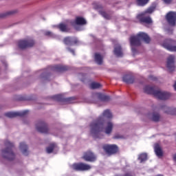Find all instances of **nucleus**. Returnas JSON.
Listing matches in <instances>:
<instances>
[{"mask_svg": "<svg viewBox=\"0 0 176 176\" xmlns=\"http://www.w3.org/2000/svg\"><path fill=\"white\" fill-rule=\"evenodd\" d=\"M104 118H107V119H112V113H111L109 109L105 110L101 116L90 124V134L93 138H102L101 131H104Z\"/></svg>", "mask_w": 176, "mask_h": 176, "instance_id": "f257e3e1", "label": "nucleus"}, {"mask_svg": "<svg viewBox=\"0 0 176 176\" xmlns=\"http://www.w3.org/2000/svg\"><path fill=\"white\" fill-rule=\"evenodd\" d=\"M144 91L146 94H152L158 100H168L169 97H171V94L168 92H163L160 89H157L156 87H151L149 85L145 86Z\"/></svg>", "mask_w": 176, "mask_h": 176, "instance_id": "f03ea898", "label": "nucleus"}, {"mask_svg": "<svg viewBox=\"0 0 176 176\" xmlns=\"http://www.w3.org/2000/svg\"><path fill=\"white\" fill-rule=\"evenodd\" d=\"M141 41H144L145 43H149L151 42V37L146 33L140 32L136 35L131 36L129 38L131 46H140L141 45Z\"/></svg>", "mask_w": 176, "mask_h": 176, "instance_id": "7ed1b4c3", "label": "nucleus"}, {"mask_svg": "<svg viewBox=\"0 0 176 176\" xmlns=\"http://www.w3.org/2000/svg\"><path fill=\"white\" fill-rule=\"evenodd\" d=\"M6 148L1 151V156L3 159L12 162L14 160L16 155L13 152V148H14V144L10 141L5 142Z\"/></svg>", "mask_w": 176, "mask_h": 176, "instance_id": "20e7f679", "label": "nucleus"}, {"mask_svg": "<svg viewBox=\"0 0 176 176\" xmlns=\"http://www.w3.org/2000/svg\"><path fill=\"white\" fill-rule=\"evenodd\" d=\"M102 149L104 152L108 156H112V155H116L119 152V147L116 144H105L102 145Z\"/></svg>", "mask_w": 176, "mask_h": 176, "instance_id": "39448f33", "label": "nucleus"}, {"mask_svg": "<svg viewBox=\"0 0 176 176\" xmlns=\"http://www.w3.org/2000/svg\"><path fill=\"white\" fill-rule=\"evenodd\" d=\"M35 45V41L32 38H28L25 40H20L18 42V47L19 49L24 50V49H28V47H34Z\"/></svg>", "mask_w": 176, "mask_h": 176, "instance_id": "423d86ee", "label": "nucleus"}, {"mask_svg": "<svg viewBox=\"0 0 176 176\" xmlns=\"http://www.w3.org/2000/svg\"><path fill=\"white\" fill-rule=\"evenodd\" d=\"M72 168L75 171H89V170H91V166L83 162H80L73 164Z\"/></svg>", "mask_w": 176, "mask_h": 176, "instance_id": "0eeeda50", "label": "nucleus"}, {"mask_svg": "<svg viewBox=\"0 0 176 176\" xmlns=\"http://www.w3.org/2000/svg\"><path fill=\"white\" fill-rule=\"evenodd\" d=\"M176 41L172 39H166L162 46L169 52H176Z\"/></svg>", "mask_w": 176, "mask_h": 176, "instance_id": "6e6552de", "label": "nucleus"}, {"mask_svg": "<svg viewBox=\"0 0 176 176\" xmlns=\"http://www.w3.org/2000/svg\"><path fill=\"white\" fill-rule=\"evenodd\" d=\"M52 100L58 101V102H65L66 104H72L75 100V98H64L63 95H55L52 97Z\"/></svg>", "mask_w": 176, "mask_h": 176, "instance_id": "1a4fd4ad", "label": "nucleus"}, {"mask_svg": "<svg viewBox=\"0 0 176 176\" xmlns=\"http://www.w3.org/2000/svg\"><path fill=\"white\" fill-rule=\"evenodd\" d=\"M28 110H25L23 111L8 112L4 115L7 118H10L11 119L13 118H17V116H19L20 118H24V116H27V115H28Z\"/></svg>", "mask_w": 176, "mask_h": 176, "instance_id": "9d476101", "label": "nucleus"}, {"mask_svg": "<svg viewBox=\"0 0 176 176\" xmlns=\"http://www.w3.org/2000/svg\"><path fill=\"white\" fill-rule=\"evenodd\" d=\"M166 20L169 25L174 27L176 24V12L170 11L166 15Z\"/></svg>", "mask_w": 176, "mask_h": 176, "instance_id": "9b49d317", "label": "nucleus"}, {"mask_svg": "<svg viewBox=\"0 0 176 176\" xmlns=\"http://www.w3.org/2000/svg\"><path fill=\"white\" fill-rule=\"evenodd\" d=\"M36 129L38 133H42L44 134H47V133H49L47 124L43 121H39L36 125Z\"/></svg>", "mask_w": 176, "mask_h": 176, "instance_id": "f8f14e48", "label": "nucleus"}, {"mask_svg": "<svg viewBox=\"0 0 176 176\" xmlns=\"http://www.w3.org/2000/svg\"><path fill=\"white\" fill-rule=\"evenodd\" d=\"M82 159L85 160V162H91L93 163L97 160V156L93 152L89 151L84 153Z\"/></svg>", "mask_w": 176, "mask_h": 176, "instance_id": "ddd939ff", "label": "nucleus"}, {"mask_svg": "<svg viewBox=\"0 0 176 176\" xmlns=\"http://www.w3.org/2000/svg\"><path fill=\"white\" fill-rule=\"evenodd\" d=\"M138 20H139L140 23H145L146 24H152V19L151 16H146L145 13H140L137 16Z\"/></svg>", "mask_w": 176, "mask_h": 176, "instance_id": "4468645a", "label": "nucleus"}, {"mask_svg": "<svg viewBox=\"0 0 176 176\" xmlns=\"http://www.w3.org/2000/svg\"><path fill=\"white\" fill-rule=\"evenodd\" d=\"M175 56L174 55H170L167 59L166 67L169 71H174L175 69Z\"/></svg>", "mask_w": 176, "mask_h": 176, "instance_id": "2eb2a0df", "label": "nucleus"}, {"mask_svg": "<svg viewBox=\"0 0 176 176\" xmlns=\"http://www.w3.org/2000/svg\"><path fill=\"white\" fill-rule=\"evenodd\" d=\"M74 23L76 25H86L87 24L86 19L82 16H76Z\"/></svg>", "mask_w": 176, "mask_h": 176, "instance_id": "dca6fc26", "label": "nucleus"}, {"mask_svg": "<svg viewBox=\"0 0 176 176\" xmlns=\"http://www.w3.org/2000/svg\"><path fill=\"white\" fill-rule=\"evenodd\" d=\"M114 54L117 57H123V51H122V46L116 45L114 47Z\"/></svg>", "mask_w": 176, "mask_h": 176, "instance_id": "f3484780", "label": "nucleus"}, {"mask_svg": "<svg viewBox=\"0 0 176 176\" xmlns=\"http://www.w3.org/2000/svg\"><path fill=\"white\" fill-rule=\"evenodd\" d=\"M95 96L100 101L107 102V101H109V100H111V97H109V96H106V95H104L100 93H96V94H95Z\"/></svg>", "mask_w": 176, "mask_h": 176, "instance_id": "a211bd4d", "label": "nucleus"}, {"mask_svg": "<svg viewBox=\"0 0 176 176\" xmlns=\"http://www.w3.org/2000/svg\"><path fill=\"white\" fill-rule=\"evenodd\" d=\"M122 80L125 83L130 85L131 83H134V77L130 74H127L123 76Z\"/></svg>", "mask_w": 176, "mask_h": 176, "instance_id": "6ab92c4d", "label": "nucleus"}, {"mask_svg": "<svg viewBox=\"0 0 176 176\" xmlns=\"http://www.w3.org/2000/svg\"><path fill=\"white\" fill-rule=\"evenodd\" d=\"M112 130H113V124L111 122H107V124L104 128V132L105 133V134L109 135V134L112 133Z\"/></svg>", "mask_w": 176, "mask_h": 176, "instance_id": "aec40b11", "label": "nucleus"}, {"mask_svg": "<svg viewBox=\"0 0 176 176\" xmlns=\"http://www.w3.org/2000/svg\"><path fill=\"white\" fill-rule=\"evenodd\" d=\"M19 148H20L22 153L23 155H25V156L28 155V146H27V144H25V143H24V142L20 143Z\"/></svg>", "mask_w": 176, "mask_h": 176, "instance_id": "412c9836", "label": "nucleus"}, {"mask_svg": "<svg viewBox=\"0 0 176 176\" xmlns=\"http://www.w3.org/2000/svg\"><path fill=\"white\" fill-rule=\"evenodd\" d=\"M155 153L158 156V157H162L163 156V150L159 144H155Z\"/></svg>", "mask_w": 176, "mask_h": 176, "instance_id": "4be33fe9", "label": "nucleus"}, {"mask_svg": "<svg viewBox=\"0 0 176 176\" xmlns=\"http://www.w3.org/2000/svg\"><path fill=\"white\" fill-rule=\"evenodd\" d=\"M95 61L98 64V65H101L102 64V56L99 53L95 54Z\"/></svg>", "mask_w": 176, "mask_h": 176, "instance_id": "5701e85b", "label": "nucleus"}, {"mask_svg": "<svg viewBox=\"0 0 176 176\" xmlns=\"http://www.w3.org/2000/svg\"><path fill=\"white\" fill-rule=\"evenodd\" d=\"M54 68L57 72H63L64 71H67L68 69L67 66L63 65H56Z\"/></svg>", "mask_w": 176, "mask_h": 176, "instance_id": "b1692460", "label": "nucleus"}, {"mask_svg": "<svg viewBox=\"0 0 176 176\" xmlns=\"http://www.w3.org/2000/svg\"><path fill=\"white\" fill-rule=\"evenodd\" d=\"M58 28L60 29L62 32H67V31H68V26L65 23H60L58 25Z\"/></svg>", "mask_w": 176, "mask_h": 176, "instance_id": "393cba45", "label": "nucleus"}, {"mask_svg": "<svg viewBox=\"0 0 176 176\" xmlns=\"http://www.w3.org/2000/svg\"><path fill=\"white\" fill-rule=\"evenodd\" d=\"M99 13L104 19H106V20H111V19H112V16L104 11H99Z\"/></svg>", "mask_w": 176, "mask_h": 176, "instance_id": "a878e982", "label": "nucleus"}, {"mask_svg": "<svg viewBox=\"0 0 176 176\" xmlns=\"http://www.w3.org/2000/svg\"><path fill=\"white\" fill-rule=\"evenodd\" d=\"M138 159L140 160V163L146 162V160H148V155L145 153H143L139 155Z\"/></svg>", "mask_w": 176, "mask_h": 176, "instance_id": "bb28decb", "label": "nucleus"}, {"mask_svg": "<svg viewBox=\"0 0 176 176\" xmlns=\"http://www.w3.org/2000/svg\"><path fill=\"white\" fill-rule=\"evenodd\" d=\"M166 108L165 113H168V115H176V109H171L170 107H164Z\"/></svg>", "mask_w": 176, "mask_h": 176, "instance_id": "cd10ccee", "label": "nucleus"}, {"mask_svg": "<svg viewBox=\"0 0 176 176\" xmlns=\"http://www.w3.org/2000/svg\"><path fill=\"white\" fill-rule=\"evenodd\" d=\"M72 39H74V37H65L63 39V43H65V45H72Z\"/></svg>", "mask_w": 176, "mask_h": 176, "instance_id": "c85d7f7f", "label": "nucleus"}, {"mask_svg": "<svg viewBox=\"0 0 176 176\" xmlns=\"http://www.w3.org/2000/svg\"><path fill=\"white\" fill-rule=\"evenodd\" d=\"M151 120H153V122H159V120H160V114H159V113H153Z\"/></svg>", "mask_w": 176, "mask_h": 176, "instance_id": "c756f323", "label": "nucleus"}, {"mask_svg": "<svg viewBox=\"0 0 176 176\" xmlns=\"http://www.w3.org/2000/svg\"><path fill=\"white\" fill-rule=\"evenodd\" d=\"M155 9H156V7L151 6L147 8L144 12L142 13H144V14H146L148 13V14H151V13H153V12H155Z\"/></svg>", "mask_w": 176, "mask_h": 176, "instance_id": "7c9ffc66", "label": "nucleus"}, {"mask_svg": "<svg viewBox=\"0 0 176 176\" xmlns=\"http://www.w3.org/2000/svg\"><path fill=\"white\" fill-rule=\"evenodd\" d=\"M56 148V144H51L48 147L46 148L47 153H52Z\"/></svg>", "mask_w": 176, "mask_h": 176, "instance_id": "2f4dec72", "label": "nucleus"}, {"mask_svg": "<svg viewBox=\"0 0 176 176\" xmlns=\"http://www.w3.org/2000/svg\"><path fill=\"white\" fill-rule=\"evenodd\" d=\"M136 2L138 6H145L149 2V0H136Z\"/></svg>", "mask_w": 176, "mask_h": 176, "instance_id": "473e14b6", "label": "nucleus"}, {"mask_svg": "<svg viewBox=\"0 0 176 176\" xmlns=\"http://www.w3.org/2000/svg\"><path fill=\"white\" fill-rule=\"evenodd\" d=\"M91 89H100L101 84L98 82H91L90 85Z\"/></svg>", "mask_w": 176, "mask_h": 176, "instance_id": "72a5a7b5", "label": "nucleus"}, {"mask_svg": "<svg viewBox=\"0 0 176 176\" xmlns=\"http://www.w3.org/2000/svg\"><path fill=\"white\" fill-rule=\"evenodd\" d=\"M14 12L10 11L5 13L0 14V19H3L4 17H7V16H10V14H13Z\"/></svg>", "mask_w": 176, "mask_h": 176, "instance_id": "f704fd0d", "label": "nucleus"}, {"mask_svg": "<svg viewBox=\"0 0 176 176\" xmlns=\"http://www.w3.org/2000/svg\"><path fill=\"white\" fill-rule=\"evenodd\" d=\"M72 43H74V45H76V43H78L79 41L78 40V38L76 37H73V38H72Z\"/></svg>", "mask_w": 176, "mask_h": 176, "instance_id": "c9c22d12", "label": "nucleus"}, {"mask_svg": "<svg viewBox=\"0 0 176 176\" xmlns=\"http://www.w3.org/2000/svg\"><path fill=\"white\" fill-rule=\"evenodd\" d=\"M120 138H123V136H122L120 135H118V134H117V135L113 136V139L114 140H119Z\"/></svg>", "mask_w": 176, "mask_h": 176, "instance_id": "e433bc0d", "label": "nucleus"}, {"mask_svg": "<svg viewBox=\"0 0 176 176\" xmlns=\"http://www.w3.org/2000/svg\"><path fill=\"white\" fill-rule=\"evenodd\" d=\"M164 3H166V5H170L171 2H173V0H163Z\"/></svg>", "mask_w": 176, "mask_h": 176, "instance_id": "4c0bfd02", "label": "nucleus"}, {"mask_svg": "<svg viewBox=\"0 0 176 176\" xmlns=\"http://www.w3.org/2000/svg\"><path fill=\"white\" fill-rule=\"evenodd\" d=\"M67 50L70 52V53H72L74 56H75V50L71 49L70 47H67Z\"/></svg>", "mask_w": 176, "mask_h": 176, "instance_id": "58836bf2", "label": "nucleus"}, {"mask_svg": "<svg viewBox=\"0 0 176 176\" xmlns=\"http://www.w3.org/2000/svg\"><path fill=\"white\" fill-rule=\"evenodd\" d=\"M45 36H52V32H45Z\"/></svg>", "mask_w": 176, "mask_h": 176, "instance_id": "ea45409f", "label": "nucleus"}, {"mask_svg": "<svg viewBox=\"0 0 176 176\" xmlns=\"http://www.w3.org/2000/svg\"><path fill=\"white\" fill-rule=\"evenodd\" d=\"M102 8V6L98 5L96 7H95V9H101Z\"/></svg>", "mask_w": 176, "mask_h": 176, "instance_id": "a19ab883", "label": "nucleus"}, {"mask_svg": "<svg viewBox=\"0 0 176 176\" xmlns=\"http://www.w3.org/2000/svg\"><path fill=\"white\" fill-rule=\"evenodd\" d=\"M173 160H175V162H176V153L173 156Z\"/></svg>", "mask_w": 176, "mask_h": 176, "instance_id": "79ce46f5", "label": "nucleus"}, {"mask_svg": "<svg viewBox=\"0 0 176 176\" xmlns=\"http://www.w3.org/2000/svg\"><path fill=\"white\" fill-rule=\"evenodd\" d=\"M173 87H174V89H175V91H176V82H175V84H174V85H173Z\"/></svg>", "mask_w": 176, "mask_h": 176, "instance_id": "37998d69", "label": "nucleus"}, {"mask_svg": "<svg viewBox=\"0 0 176 176\" xmlns=\"http://www.w3.org/2000/svg\"><path fill=\"white\" fill-rule=\"evenodd\" d=\"M80 75H81V76H82V78H85L86 76V75H85L83 74H81Z\"/></svg>", "mask_w": 176, "mask_h": 176, "instance_id": "c03bdc74", "label": "nucleus"}, {"mask_svg": "<svg viewBox=\"0 0 176 176\" xmlns=\"http://www.w3.org/2000/svg\"><path fill=\"white\" fill-rule=\"evenodd\" d=\"M151 79H153V80H155V78H153V76H150Z\"/></svg>", "mask_w": 176, "mask_h": 176, "instance_id": "a18cd8bd", "label": "nucleus"}, {"mask_svg": "<svg viewBox=\"0 0 176 176\" xmlns=\"http://www.w3.org/2000/svg\"><path fill=\"white\" fill-rule=\"evenodd\" d=\"M81 82H85V79L84 78H81Z\"/></svg>", "mask_w": 176, "mask_h": 176, "instance_id": "49530a36", "label": "nucleus"}, {"mask_svg": "<svg viewBox=\"0 0 176 176\" xmlns=\"http://www.w3.org/2000/svg\"><path fill=\"white\" fill-rule=\"evenodd\" d=\"M132 50H133V52H135V49H134V48H132Z\"/></svg>", "mask_w": 176, "mask_h": 176, "instance_id": "de8ad7c7", "label": "nucleus"}]
</instances>
